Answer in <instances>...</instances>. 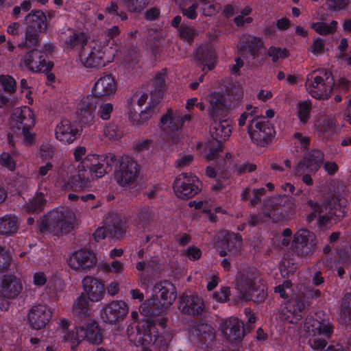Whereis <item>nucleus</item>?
Returning a JSON list of instances; mask_svg holds the SVG:
<instances>
[{
    "instance_id": "64",
    "label": "nucleus",
    "mask_w": 351,
    "mask_h": 351,
    "mask_svg": "<svg viewBox=\"0 0 351 351\" xmlns=\"http://www.w3.org/2000/svg\"><path fill=\"white\" fill-rule=\"evenodd\" d=\"M341 311L346 315H351V293L344 295L341 304Z\"/></svg>"
},
{
    "instance_id": "1",
    "label": "nucleus",
    "mask_w": 351,
    "mask_h": 351,
    "mask_svg": "<svg viewBox=\"0 0 351 351\" xmlns=\"http://www.w3.org/2000/svg\"><path fill=\"white\" fill-rule=\"evenodd\" d=\"M77 175L65 185V189L80 191L88 186L95 178L103 177L108 171L105 159L95 154L86 156L77 167Z\"/></svg>"
},
{
    "instance_id": "6",
    "label": "nucleus",
    "mask_w": 351,
    "mask_h": 351,
    "mask_svg": "<svg viewBox=\"0 0 351 351\" xmlns=\"http://www.w3.org/2000/svg\"><path fill=\"white\" fill-rule=\"evenodd\" d=\"M308 343L313 348H322L332 332V327L328 319L315 317H307L304 326Z\"/></svg>"
},
{
    "instance_id": "10",
    "label": "nucleus",
    "mask_w": 351,
    "mask_h": 351,
    "mask_svg": "<svg viewBox=\"0 0 351 351\" xmlns=\"http://www.w3.org/2000/svg\"><path fill=\"white\" fill-rule=\"evenodd\" d=\"M201 190V182L192 174L183 173L180 174L173 182V191L180 198L189 199Z\"/></svg>"
},
{
    "instance_id": "7",
    "label": "nucleus",
    "mask_w": 351,
    "mask_h": 351,
    "mask_svg": "<svg viewBox=\"0 0 351 351\" xmlns=\"http://www.w3.org/2000/svg\"><path fill=\"white\" fill-rule=\"evenodd\" d=\"M334 80L330 71L326 69L314 71L308 75L306 88L314 98L326 99L330 97Z\"/></svg>"
},
{
    "instance_id": "52",
    "label": "nucleus",
    "mask_w": 351,
    "mask_h": 351,
    "mask_svg": "<svg viewBox=\"0 0 351 351\" xmlns=\"http://www.w3.org/2000/svg\"><path fill=\"white\" fill-rule=\"evenodd\" d=\"M0 83L5 91L12 93L16 90V83L15 80L10 75L0 76Z\"/></svg>"
},
{
    "instance_id": "8",
    "label": "nucleus",
    "mask_w": 351,
    "mask_h": 351,
    "mask_svg": "<svg viewBox=\"0 0 351 351\" xmlns=\"http://www.w3.org/2000/svg\"><path fill=\"white\" fill-rule=\"evenodd\" d=\"M247 133L254 143L265 147L271 143L275 130L273 125L264 117L256 116L248 123Z\"/></svg>"
},
{
    "instance_id": "61",
    "label": "nucleus",
    "mask_w": 351,
    "mask_h": 351,
    "mask_svg": "<svg viewBox=\"0 0 351 351\" xmlns=\"http://www.w3.org/2000/svg\"><path fill=\"white\" fill-rule=\"evenodd\" d=\"M193 3L188 8H182V14L189 19H195L197 16V9L199 3L193 0Z\"/></svg>"
},
{
    "instance_id": "51",
    "label": "nucleus",
    "mask_w": 351,
    "mask_h": 351,
    "mask_svg": "<svg viewBox=\"0 0 351 351\" xmlns=\"http://www.w3.org/2000/svg\"><path fill=\"white\" fill-rule=\"evenodd\" d=\"M258 108L252 106H247L246 111L242 113L239 119V125L242 127L244 126L248 119L249 121L252 118L258 116L257 114Z\"/></svg>"
},
{
    "instance_id": "26",
    "label": "nucleus",
    "mask_w": 351,
    "mask_h": 351,
    "mask_svg": "<svg viewBox=\"0 0 351 351\" xmlns=\"http://www.w3.org/2000/svg\"><path fill=\"white\" fill-rule=\"evenodd\" d=\"M117 91V84L111 75L101 77L93 88V93L97 97L110 98Z\"/></svg>"
},
{
    "instance_id": "30",
    "label": "nucleus",
    "mask_w": 351,
    "mask_h": 351,
    "mask_svg": "<svg viewBox=\"0 0 351 351\" xmlns=\"http://www.w3.org/2000/svg\"><path fill=\"white\" fill-rule=\"evenodd\" d=\"M97 97L93 93L84 97L80 102V114L84 123L90 125L94 121V112L97 104Z\"/></svg>"
},
{
    "instance_id": "40",
    "label": "nucleus",
    "mask_w": 351,
    "mask_h": 351,
    "mask_svg": "<svg viewBox=\"0 0 351 351\" xmlns=\"http://www.w3.org/2000/svg\"><path fill=\"white\" fill-rule=\"evenodd\" d=\"M145 300L139 306V311L143 315V321L145 322L143 328L140 330L145 331V330L149 329L150 332L154 327L155 320L153 319L154 313L152 311L154 300Z\"/></svg>"
},
{
    "instance_id": "32",
    "label": "nucleus",
    "mask_w": 351,
    "mask_h": 351,
    "mask_svg": "<svg viewBox=\"0 0 351 351\" xmlns=\"http://www.w3.org/2000/svg\"><path fill=\"white\" fill-rule=\"evenodd\" d=\"M195 58L202 66V71L212 70L215 67V54L213 49L208 45L197 49Z\"/></svg>"
},
{
    "instance_id": "12",
    "label": "nucleus",
    "mask_w": 351,
    "mask_h": 351,
    "mask_svg": "<svg viewBox=\"0 0 351 351\" xmlns=\"http://www.w3.org/2000/svg\"><path fill=\"white\" fill-rule=\"evenodd\" d=\"M69 266L79 272H86L97 264V258L94 253L85 250H78L69 256Z\"/></svg>"
},
{
    "instance_id": "37",
    "label": "nucleus",
    "mask_w": 351,
    "mask_h": 351,
    "mask_svg": "<svg viewBox=\"0 0 351 351\" xmlns=\"http://www.w3.org/2000/svg\"><path fill=\"white\" fill-rule=\"evenodd\" d=\"M223 249L219 251L221 256L234 255L241 247V238L236 234L228 233L222 241Z\"/></svg>"
},
{
    "instance_id": "3",
    "label": "nucleus",
    "mask_w": 351,
    "mask_h": 351,
    "mask_svg": "<svg viewBox=\"0 0 351 351\" xmlns=\"http://www.w3.org/2000/svg\"><path fill=\"white\" fill-rule=\"evenodd\" d=\"M113 53L107 40H93L85 43L79 52L80 63L86 68H100L113 60Z\"/></svg>"
},
{
    "instance_id": "47",
    "label": "nucleus",
    "mask_w": 351,
    "mask_h": 351,
    "mask_svg": "<svg viewBox=\"0 0 351 351\" xmlns=\"http://www.w3.org/2000/svg\"><path fill=\"white\" fill-rule=\"evenodd\" d=\"M124 5L131 12L143 10L148 4V0H123Z\"/></svg>"
},
{
    "instance_id": "23",
    "label": "nucleus",
    "mask_w": 351,
    "mask_h": 351,
    "mask_svg": "<svg viewBox=\"0 0 351 351\" xmlns=\"http://www.w3.org/2000/svg\"><path fill=\"white\" fill-rule=\"evenodd\" d=\"M84 293L92 302H97L103 300L105 295L104 284L98 279L92 276H86L82 280Z\"/></svg>"
},
{
    "instance_id": "15",
    "label": "nucleus",
    "mask_w": 351,
    "mask_h": 351,
    "mask_svg": "<svg viewBox=\"0 0 351 351\" xmlns=\"http://www.w3.org/2000/svg\"><path fill=\"white\" fill-rule=\"evenodd\" d=\"M191 119L190 114L182 115L180 111L169 108L161 117L160 127L167 133L177 132L182 128L185 121Z\"/></svg>"
},
{
    "instance_id": "48",
    "label": "nucleus",
    "mask_w": 351,
    "mask_h": 351,
    "mask_svg": "<svg viewBox=\"0 0 351 351\" xmlns=\"http://www.w3.org/2000/svg\"><path fill=\"white\" fill-rule=\"evenodd\" d=\"M104 134L109 140L115 141L119 139L122 136V132L118 126L110 123L108 124L104 129Z\"/></svg>"
},
{
    "instance_id": "11",
    "label": "nucleus",
    "mask_w": 351,
    "mask_h": 351,
    "mask_svg": "<svg viewBox=\"0 0 351 351\" xmlns=\"http://www.w3.org/2000/svg\"><path fill=\"white\" fill-rule=\"evenodd\" d=\"M129 311L128 305L123 300H112L104 305L100 317L106 323L114 324L123 319Z\"/></svg>"
},
{
    "instance_id": "55",
    "label": "nucleus",
    "mask_w": 351,
    "mask_h": 351,
    "mask_svg": "<svg viewBox=\"0 0 351 351\" xmlns=\"http://www.w3.org/2000/svg\"><path fill=\"white\" fill-rule=\"evenodd\" d=\"M350 0H326V5L328 9L333 11H339L346 9Z\"/></svg>"
},
{
    "instance_id": "31",
    "label": "nucleus",
    "mask_w": 351,
    "mask_h": 351,
    "mask_svg": "<svg viewBox=\"0 0 351 351\" xmlns=\"http://www.w3.org/2000/svg\"><path fill=\"white\" fill-rule=\"evenodd\" d=\"M243 325L237 318L224 320L221 324L223 335L231 341L241 339L243 336Z\"/></svg>"
},
{
    "instance_id": "5",
    "label": "nucleus",
    "mask_w": 351,
    "mask_h": 351,
    "mask_svg": "<svg viewBox=\"0 0 351 351\" xmlns=\"http://www.w3.org/2000/svg\"><path fill=\"white\" fill-rule=\"evenodd\" d=\"M127 332L129 340L139 348V351H151L153 344L159 346H167L172 339V335L168 331H164L160 335H156L155 326L150 332L149 329L142 331L137 327L129 326Z\"/></svg>"
},
{
    "instance_id": "62",
    "label": "nucleus",
    "mask_w": 351,
    "mask_h": 351,
    "mask_svg": "<svg viewBox=\"0 0 351 351\" xmlns=\"http://www.w3.org/2000/svg\"><path fill=\"white\" fill-rule=\"evenodd\" d=\"M308 205L312 209V216L314 217H320L324 212L327 213V204L326 205H320L317 202H314L313 201L308 202Z\"/></svg>"
},
{
    "instance_id": "45",
    "label": "nucleus",
    "mask_w": 351,
    "mask_h": 351,
    "mask_svg": "<svg viewBox=\"0 0 351 351\" xmlns=\"http://www.w3.org/2000/svg\"><path fill=\"white\" fill-rule=\"evenodd\" d=\"M337 25L338 23L336 21H332L330 23L317 22L313 23L311 27L319 34L327 35L335 32Z\"/></svg>"
},
{
    "instance_id": "56",
    "label": "nucleus",
    "mask_w": 351,
    "mask_h": 351,
    "mask_svg": "<svg viewBox=\"0 0 351 351\" xmlns=\"http://www.w3.org/2000/svg\"><path fill=\"white\" fill-rule=\"evenodd\" d=\"M325 48V41L321 38H317L313 40L311 45L308 48V51L315 56L322 53Z\"/></svg>"
},
{
    "instance_id": "21",
    "label": "nucleus",
    "mask_w": 351,
    "mask_h": 351,
    "mask_svg": "<svg viewBox=\"0 0 351 351\" xmlns=\"http://www.w3.org/2000/svg\"><path fill=\"white\" fill-rule=\"evenodd\" d=\"M324 162V155L319 150H313L306 153L302 162H300L294 169L295 175H302L304 173V169L309 171H317Z\"/></svg>"
},
{
    "instance_id": "59",
    "label": "nucleus",
    "mask_w": 351,
    "mask_h": 351,
    "mask_svg": "<svg viewBox=\"0 0 351 351\" xmlns=\"http://www.w3.org/2000/svg\"><path fill=\"white\" fill-rule=\"evenodd\" d=\"M230 295V289L227 287H223L219 291L213 293L212 298L217 302H226L228 301Z\"/></svg>"
},
{
    "instance_id": "14",
    "label": "nucleus",
    "mask_w": 351,
    "mask_h": 351,
    "mask_svg": "<svg viewBox=\"0 0 351 351\" xmlns=\"http://www.w3.org/2000/svg\"><path fill=\"white\" fill-rule=\"evenodd\" d=\"M305 304L302 300H291L281 306L278 318L281 322L297 324L302 317Z\"/></svg>"
},
{
    "instance_id": "50",
    "label": "nucleus",
    "mask_w": 351,
    "mask_h": 351,
    "mask_svg": "<svg viewBox=\"0 0 351 351\" xmlns=\"http://www.w3.org/2000/svg\"><path fill=\"white\" fill-rule=\"evenodd\" d=\"M101 268L108 272L120 274L124 271V264L121 261L115 260L111 263L102 264Z\"/></svg>"
},
{
    "instance_id": "24",
    "label": "nucleus",
    "mask_w": 351,
    "mask_h": 351,
    "mask_svg": "<svg viewBox=\"0 0 351 351\" xmlns=\"http://www.w3.org/2000/svg\"><path fill=\"white\" fill-rule=\"evenodd\" d=\"M315 235L314 233L305 230H298L294 236L295 247L302 255H306L314 251L316 244Z\"/></svg>"
},
{
    "instance_id": "34",
    "label": "nucleus",
    "mask_w": 351,
    "mask_h": 351,
    "mask_svg": "<svg viewBox=\"0 0 351 351\" xmlns=\"http://www.w3.org/2000/svg\"><path fill=\"white\" fill-rule=\"evenodd\" d=\"M72 313L79 322L86 320L90 317L92 312L89 302L83 294L79 295L73 302Z\"/></svg>"
},
{
    "instance_id": "36",
    "label": "nucleus",
    "mask_w": 351,
    "mask_h": 351,
    "mask_svg": "<svg viewBox=\"0 0 351 351\" xmlns=\"http://www.w3.org/2000/svg\"><path fill=\"white\" fill-rule=\"evenodd\" d=\"M60 41L66 49H73L85 45V37L83 34L77 33L71 29H66L59 36Z\"/></svg>"
},
{
    "instance_id": "60",
    "label": "nucleus",
    "mask_w": 351,
    "mask_h": 351,
    "mask_svg": "<svg viewBox=\"0 0 351 351\" xmlns=\"http://www.w3.org/2000/svg\"><path fill=\"white\" fill-rule=\"evenodd\" d=\"M275 292L279 293L282 298H287L291 293V283L289 280L285 281L275 288Z\"/></svg>"
},
{
    "instance_id": "22",
    "label": "nucleus",
    "mask_w": 351,
    "mask_h": 351,
    "mask_svg": "<svg viewBox=\"0 0 351 351\" xmlns=\"http://www.w3.org/2000/svg\"><path fill=\"white\" fill-rule=\"evenodd\" d=\"M51 317V311L46 305L34 306L28 314V320L32 327L39 330L44 328Z\"/></svg>"
},
{
    "instance_id": "9",
    "label": "nucleus",
    "mask_w": 351,
    "mask_h": 351,
    "mask_svg": "<svg viewBox=\"0 0 351 351\" xmlns=\"http://www.w3.org/2000/svg\"><path fill=\"white\" fill-rule=\"evenodd\" d=\"M140 173V166L129 156L120 159L119 167L114 172V178L121 186H130L134 184Z\"/></svg>"
},
{
    "instance_id": "25",
    "label": "nucleus",
    "mask_w": 351,
    "mask_h": 351,
    "mask_svg": "<svg viewBox=\"0 0 351 351\" xmlns=\"http://www.w3.org/2000/svg\"><path fill=\"white\" fill-rule=\"evenodd\" d=\"M25 64L34 72H45L51 68L45 58V53L37 49H32L25 57Z\"/></svg>"
},
{
    "instance_id": "39",
    "label": "nucleus",
    "mask_w": 351,
    "mask_h": 351,
    "mask_svg": "<svg viewBox=\"0 0 351 351\" xmlns=\"http://www.w3.org/2000/svg\"><path fill=\"white\" fill-rule=\"evenodd\" d=\"M20 222L14 215H6L0 217V234L12 236L19 230Z\"/></svg>"
},
{
    "instance_id": "53",
    "label": "nucleus",
    "mask_w": 351,
    "mask_h": 351,
    "mask_svg": "<svg viewBox=\"0 0 351 351\" xmlns=\"http://www.w3.org/2000/svg\"><path fill=\"white\" fill-rule=\"evenodd\" d=\"M202 5L203 13L205 16H213L217 12L215 3L210 0H195Z\"/></svg>"
},
{
    "instance_id": "29",
    "label": "nucleus",
    "mask_w": 351,
    "mask_h": 351,
    "mask_svg": "<svg viewBox=\"0 0 351 351\" xmlns=\"http://www.w3.org/2000/svg\"><path fill=\"white\" fill-rule=\"evenodd\" d=\"M210 124L212 137L217 141H226L232 133L231 121L228 119H213Z\"/></svg>"
},
{
    "instance_id": "54",
    "label": "nucleus",
    "mask_w": 351,
    "mask_h": 351,
    "mask_svg": "<svg viewBox=\"0 0 351 351\" xmlns=\"http://www.w3.org/2000/svg\"><path fill=\"white\" fill-rule=\"evenodd\" d=\"M179 35L184 41L191 42L197 35V33L192 27L181 26L179 29Z\"/></svg>"
},
{
    "instance_id": "19",
    "label": "nucleus",
    "mask_w": 351,
    "mask_h": 351,
    "mask_svg": "<svg viewBox=\"0 0 351 351\" xmlns=\"http://www.w3.org/2000/svg\"><path fill=\"white\" fill-rule=\"evenodd\" d=\"M153 293L159 304L165 308L171 305L176 299L175 287L169 281H162L156 283L153 288Z\"/></svg>"
},
{
    "instance_id": "41",
    "label": "nucleus",
    "mask_w": 351,
    "mask_h": 351,
    "mask_svg": "<svg viewBox=\"0 0 351 351\" xmlns=\"http://www.w3.org/2000/svg\"><path fill=\"white\" fill-rule=\"evenodd\" d=\"M166 75L165 73L157 74L153 81L154 89L151 91V104L155 105L158 104L162 97L165 90Z\"/></svg>"
},
{
    "instance_id": "46",
    "label": "nucleus",
    "mask_w": 351,
    "mask_h": 351,
    "mask_svg": "<svg viewBox=\"0 0 351 351\" xmlns=\"http://www.w3.org/2000/svg\"><path fill=\"white\" fill-rule=\"evenodd\" d=\"M43 191L38 193L27 205V210L29 213L38 212L42 210L46 204V199L44 198Z\"/></svg>"
},
{
    "instance_id": "58",
    "label": "nucleus",
    "mask_w": 351,
    "mask_h": 351,
    "mask_svg": "<svg viewBox=\"0 0 351 351\" xmlns=\"http://www.w3.org/2000/svg\"><path fill=\"white\" fill-rule=\"evenodd\" d=\"M333 121L330 118L324 117L319 118L315 123V126L320 132H326L328 128L333 127Z\"/></svg>"
},
{
    "instance_id": "16",
    "label": "nucleus",
    "mask_w": 351,
    "mask_h": 351,
    "mask_svg": "<svg viewBox=\"0 0 351 351\" xmlns=\"http://www.w3.org/2000/svg\"><path fill=\"white\" fill-rule=\"evenodd\" d=\"M107 232L114 239L120 238L125 232L121 221L117 215H109L105 220V226L98 228L94 232L93 237L99 242L105 239Z\"/></svg>"
},
{
    "instance_id": "38",
    "label": "nucleus",
    "mask_w": 351,
    "mask_h": 351,
    "mask_svg": "<svg viewBox=\"0 0 351 351\" xmlns=\"http://www.w3.org/2000/svg\"><path fill=\"white\" fill-rule=\"evenodd\" d=\"M190 335L192 341L197 340L206 342L214 339L213 328L207 324H199L190 330Z\"/></svg>"
},
{
    "instance_id": "4",
    "label": "nucleus",
    "mask_w": 351,
    "mask_h": 351,
    "mask_svg": "<svg viewBox=\"0 0 351 351\" xmlns=\"http://www.w3.org/2000/svg\"><path fill=\"white\" fill-rule=\"evenodd\" d=\"M237 286L243 301L261 302L266 298L265 286L261 283L258 272L254 267H245L238 271Z\"/></svg>"
},
{
    "instance_id": "13",
    "label": "nucleus",
    "mask_w": 351,
    "mask_h": 351,
    "mask_svg": "<svg viewBox=\"0 0 351 351\" xmlns=\"http://www.w3.org/2000/svg\"><path fill=\"white\" fill-rule=\"evenodd\" d=\"M208 116L212 119H218L225 114L230 107L228 95L220 91H214L206 96Z\"/></svg>"
},
{
    "instance_id": "18",
    "label": "nucleus",
    "mask_w": 351,
    "mask_h": 351,
    "mask_svg": "<svg viewBox=\"0 0 351 351\" xmlns=\"http://www.w3.org/2000/svg\"><path fill=\"white\" fill-rule=\"evenodd\" d=\"M82 340H86L91 344L98 345L102 341V334L98 323L89 319L77 324Z\"/></svg>"
},
{
    "instance_id": "33",
    "label": "nucleus",
    "mask_w": 351,
    "mask_h": 351,
    "mask_svg": "<svg viewBox=\"0 0 351 351\" xmlns=\"http://www.w3.org/2000/svg\"><path fill=\"white\" fill-rule=\"evenodd\" d=\"M12 119L14 122V127L23 128L24 127H32L34 125V115L29 108L14 109L12 114Z\"/></svg>"
},
{
    "instance_id": "43",
    "label": "nucleus",
    "mask_w": 351,
    "mask_h": 351,
    "mask_svg": "<svg viewBox=\"0 0 351 351\" xmlns=\"http://www.w3.org/2000/svg\"><path fill=\"white\" fill-rule=\"evenodd\" d=\"M40 43L39 32L32 28H27L25 37L23 40L18 45L21 49H34Z\"/></svg>"
},
{
    "instance_id": "28",
    "label": "nucleus",
    "mask_w": 351,
    "mask_h": 351,
    "mask_svg": "<svg viewBox=\"0 0 351 351\" xmlns=\"http://www.w3.org/2000/svg\"><path fill=\"white\" fill-rule=\"evenodd\" d=\"M346 199L339 195H332L327 201V217L335 221L341 220L346 215Z\"/></svg>"
},
{
    "instance_id": "49",
    "label": "nucleus",
    "mask_w": 351,
    "mask_h": 351,
    "mask_svg": "<svg viewBox=\"0 0 351 351\" xmlns=\"http://www.w3.org/2000/svg\"><path fill=\"white\" fill-rule=\"evenodd\" d=\"M268 56L273 62H277L280 59H283L289 56V51L286 48H280L274 46L270 47L267 51Z\"/></svg>"
},
{
    "instance_id": "42",
    "label": "nucleus",
    "mask_w": 351,
    "mask_h": 351,
    "mask_svg": "<svg viewBox=\"0 0 351 351\" xmlns=\"http://www.w3.org/2000/svg\"><path fill=\"white\" fill-rule=\"evenodd\" d=\"M25 21L29 25L27 28H32L40 32L43 28L45 27L46 16L42 11H32L27 15Z\"/></svg>"
},
{
    "instance_id": "2",
    "label": "nucleus",
    "mask_w": 351,
    "mask_h": 351,
    "mask_svg": "<svg viewBox=\"0 0 351 351\" xmlns=\"http://www.w3.org/2000/svg\"><path fill=\"white\" fill-rule=\"evenodd\" d=\"M79 217L76 212L69 207H58L44 217L39 228L42 232L47 231L54 234H67L77 226Z\"/></svg>"
},
{
    "instance_id": "35",
    "label": "nucleus",
    "mask_w": 351,
    "mask_h": 351,
    "mask_svg": "<svg viewBox=\"0 0 351 351\" xmlns=\"http://www.w3.org/2000/svg\"><path fill=\"white\" fill-rule=\"evenodd\" d=\"M61 325L60 332L62 342L67 344L72 350L75 349L82 341L78 326L69 329L66 321H62Z\"/></svg>"
},
{
    "instance_id": "57",
    "label": "nucleus",
    "mask_w": 351,
    "mask_h": 351,
    "mask_svg": "<svg viewBox=\"0 0 351 351\" xmlns=\"http://www.w3.org/2000/svg\"><path fill=\"white\" fill-rule=\"evenodd\" d=\"M280 197H272L267 200L264 206V212L271 214V217L274 215V211L277 210L280 205Z\"/></svg>"
},
{
    "instance_id": "44",
    "label": "nucleus",
    "mask_w": 351,
    "mask_h": 351,
    "mask_svg": "<svg viewBox=\"0 0 351 351\" xmlns=\"http://www.w3.org/2000/svg\"><path fill=\"white\" fill-rule=\"evenodd\" d=\"M311 110V102L309 100L300 101L296 105V114L301 123H307Z\"/></svg>"
},
{
    "instance_id": "63",
    "label": "nucleus",
    "mask_w": 351,
    "mask_h": 351,
    "mask_svg": "<svg viewBox=\"0 0 351 351\" xmlns=\"http://www.w3.org/2000/svg\"><path fill=\"white\" fill-rule=\"evenodd\" d=\"M269 219H271V214L263 211L258 215H250L248 223L250 226H255L261 222L269 220Z\"/></svg>"
},
{
    "instance_id": "20",
    "label": "nucleus",
    "mask_w": 351,
    "mask_h": 351,
    "mask_svg": "<svg viewBox=\"0 0 351 351\" xmlns=\"http://www.w3.org/2000/svg\"><path fill=\"white\" fill-rule=\"evenodd\" d=\"M23 288L20 278L12 274L3 276L0 284V295L8 299L16 298Z\"/></svg>"
},
{
    "instance_id": "27",
    "label": "nucleus",
    "mask_w": 351,
    "mask_h": 351,
    "mask_svg": "<svg viewBox=\"0 0 351 351\" xmlns=\"http://www.w3.org/2000/svg\"><path fill=\"white\" fill-rule=\"evenodd\" d=\"M179 308L184 313L195 315L203 312L204 304L202 299L197 295H183L180 298Z\"/></svg>"
},
{
    "instance_id": "17",
    "label": "nucleus",
    "mask_w": 351,
    "mask_h": 351,
    "mask_svg": "<svg viewBox=\"0 0 351 351\" xmlns=\"http://www.w3.org/2000/svg\"><path fill=\"white\" fill-rule=\"evenodd\" d=\"M80 135V130L73 122L70 120L62 119L55 129V136L63 144H71Z\"/></svg>"
}]
</instances>
